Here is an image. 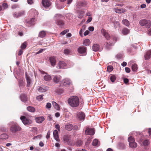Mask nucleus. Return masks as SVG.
Listing matches in <instances>:
<instances>
[{
  "mask_svg": "<svg viewBox=\"0 0 151 151\" xmlns=\"http://www.w3.org/2000/svg\"><path fill=\"white\" fill-rule=\"evenodd\" d=\"M129 147L132 148H135L137 147V144L135 142H133L132 143L131 142L130 144H129Z\"/></svg>",
  "mask_w": 151,
  "mask_h": 151,
  "instance_id": "35",
  "label": "nucleus"
},
{
  "mask_svg": "<svg viewBox=\"0 0 151 151\" xmlns=\"http://www.w3.org/2000/svg\"><path fill=\"white\" fill-rule=\"evenodd\" d=\"M64 142L67 143L68 144L70 145L72 144L70 137L68 135H64L63 137Z\"/></svg>",
  "mask_w": 151,
  "mask_h": 151,
  "instance_id": "9",
  "label": "nucleus"
},
{
  "mask_svg": "<svg viewBox=\"0 0 151 151\" xmlns=\"http://www.w3.org/2000/svg\"><path fill=\"white\" fill-rule=\"evenodd\" d=\"M129 30L127 28H124L122 31V33L124 35H126L129 33Z\"/></svg>",
  "mask_w": 151,
  "mask_h": 151,
  "instance_id": "27",
  "label": "nucleus"
},
{
  "mask_svg": "<svg viewBox=\"0 0 151 151\" xmlns=\"http://www.w3.org/2000/svg\"><path fill=\"white\" fill-rule=\"evenodd\" d=\"M151 56V50L148 51L145 55V58L146 60H148Z\"/></svg>",
  "mask_w": 151,
  "mask_h": 151,
  "instance_id": "20",
  "label": "nucleus"
},
{
  "mask_svg": "<svg viewBox=\"0 0 151 151\" xmlns=\"http://www.w3.org/2000/svg\"><path fill=\"white\" fill-rule=\"evenodd\" d=\"M83 142L81 140H78L76 143V145L78 147H79L81 146Z\"/></svg>",
  "mask_w": 151,
  "mask_h": 151,
  "instance_id": "41",
  "label": "nucleus"
},
{
  "mask_svg": "<svg viewBox=\"0 0 151 151\" xmlns=\"http://www.w3.org/2000/svg\"><path fill=\"white\" fill-rule=\"evenodd\" d=\"M58 65L59 69H63L66 65V64L64 61H60L58 63Z\"/></svg>",
  "mask_w": 151,
  "mask_h": 151,
  "instance_id": "15",
  "label": "nucleus"
},
{
  "mask_svg": "<svg viewBox=\"0 0 151 151\" xmlns=\"http://www.w3.org/2000/svg\"><path fill=\"white\" fill-rule=\"evenodd\" d=\"M68 103L69 105L72 107H78L79 104V98L76 96H72L68 99Z\"/></svg>",
  "mask_w": 151,
  "mask_h": 151,
  "instance_id": "1",
  "label": "nucleus"
},
{
  "mask_svg": "<svg viewBox=\"0 0 151 151\" xmlns=\"http://www.w3.org/2000/svg\"><path fill=\"white\" fill-rule=\"evenodd\" d=\"M142 144L145 147L147 146L150 144L149 140L147 139L144 140L142 142Z\"/></svg>",
  "mask_w": 151,
  "mask_h": 151,
  "instance_id": "32",
  "label": "nucleus"
},
{
  "mask_svg": "<svg viewBox=\"0 0 151 151\" xmlns=\"http://www.w3.org/2000/svg\"><path fill=\"white\" fill-rule=\"evenodd\" d=\"M61 83L64 86H68L71 84V81L69 79L65 78L62 81Z\"/></svg>",
  "mask_w": 151,
  "mask_h": 151,
  "instance_id": "10",
  "label": "nucleus"
},
{
  "mask_svg": "<svg viewBox=\"0 0 151 151\" xmlns=\"http://www.w3.org/2000/svg\"><path fill=\"white\" fill-rule=\"evenodd\" d=\"M43 95H39L36 97V99L39 101H42L43 99Z\"/></svg>",
  "mask_w": 151,
  "mask_h": 151,
  "instance_id": "46",
  "label": "nucleus"
},
{
  "mask_svg": "<svg viewBox=\"0 0 151 151\" xmlns=\"http://www.w3.org/2000/svg\"><path fill=\"white\" fill-rule=\"evenodd\" d=\"M52 105L54 108L57 110H59L60 109V108L58 104L55 102L52 101Z\"/></svg>",
  "mask_w": 151,
  "mask_h": 151,
  "instance_id": "29",
  "label": "nucleus"
},
{
  "mask_svg": "<svg viewBox=\"0 0 151 151\" xmlns=\"http://www.w3.org/2000/svg\"><path fill=\"white\" fill-rule=\"evenodd\" d=\"M23 52V51H22V49H20L19 51L18 55H20L22 54Z\"/></svg>",
  "mask_w": 151,
  "mask_h": 151,
  "instance_id": "59",
  "label": "nucleus"
},
{
  "mask_svg": "<svg viewBox=\"0 0 151 151\" xmlns=\"http://www.w3.org/2000/svg\"><path fill=\"white\" fill-rule=\"evenodd\" d=\"M92 20V18L91 17H89L88 19L86 21L87 23H88L91 22Z\"/></svg>",
  "mask_w": 151,
  "mask_h": 151,
  "instance_id": "60",
  "label": "nucleus"
},
{
  "mask_svg": "<svg viewBox=\"0 0 151 151\" xmlns=\"http://www.w3.org/2000/svg\"><path fill=\"white\" fill-rule=\"evenodd\" d=\"M53 135L55 139L58 142H59L60 141L59 136L57 130H55L53 132Z\"/></svg>",
  "mask_w": 151,
  "mask_h": 151,
  "instance_id": "14",
  "label": "nucleus"
},
{
  "mask_svg": "<svg viewBox=\"0 0 151 151\" xmlns=\"http://www.w3.org/2000/svg\"><path fill=\"white\" fill-rule=\"evenodd\" d=\"M35 120L37 122L40 123L44 121L45 118L43 117H38L36 118Z\"/></svg>",
  "mask_w": 151,
  "mask_h": 151,
  "instance_id": "22",
  "label": "nucleus"
},
{
  "mask_svg": "<svg viewBox=\"0 0 151 151\" xmlns=\"http://www.w3.org/2000/svg\"><path fill=\"white\" fill-rule=\"evenodd\" d=\"M94 27L93 26L90 27L88 28V29L91 31H93L94 30Z\"/></svg>",
  "mask_w": 151,
  "mask_h": 151,
  "instance_id": "58",
  "label": "nucleus"
},
{
  "mask_svg": "<svg viewBox=\"0 0 151 151\" xmlns=\"http://www.w3.org/2000/svg\"><path fill=\"white\" fill-rule=\"evenodd\" d=\"M63 17L60 14H57L55 16V23L58 25L60 27H62L64 25V22L60 19L63 18Z\"/></svg>",
  "mask_w": 151,
  "mask_h": 151,
  "instance_id": "2",
  "label": "nucleus"
},
{
  "mask_svg": "<svg viewBox=\"0 0 151 151\" xmlns=\"http://www.w3.org/2000/svg\"><path fill=\"white\" fill-rule=\"evenodd\" d=\"M21 127L17 123L14 124L10 128V130L13 133L21 131Z\"/></svg>",
  "mask_w": 151,
  "mask_h": 151,
  "instance_id": "4",
  "label": "nucleus"
},
{
  "mask_svg": "<svg viewBox=\"0 0 151 151\" xmlns=\"http://www.w3.org/2000/svg\"><path fill=\"white\" fill-rule=\"evenodd\" d=\"M78 18H81L84 16L85 12L83 11H79L78 12Z\"/></svg>",
  "mask_w": 151,
  "mask_h": 151,
  "instance_id": "31",
  "label": "nucleus"
},
{
  "mask_svg": "<svg viewBox=\"0 0 151 151\" xmlns=\"http://www.w3.org/2000/svg\"><path fill=\"white\" fill-rule=\"evenodd\" d=\"M139 24L142 26H145L146 28H149L151 26V21L146 19H142L139 21Z\"/></svg>",
  "mask_w": 151,
  "mask_h": 151,
  "instance_id": "3",
  "label": "nucleus"
},
{
  "mask_svg": "<svg viewBox=\"0 0 151 151\" xmlns=\"http://www.w3.org/2000/svg\"><path fill=\"white\" fill-rule=\"evenodd\" d=\"M55 127L59 131L60 130V127L59 125L58 124H56L55 125Z\"/></svg>",
  "mask_w": 151,
  "mask_h": 151,
  "instance_id": "52",
  "label": "nucleus"
},
{
  "mask_svg": "<svg viewBox=\"0 0 151 151\" xmlns=\"http://www.w3.org/2000/svg\"><path fill=\"white\" fill-rule=\"evenodd\" d=\"M61 76L58 75H55L53 78V81L56 83H58L61 80Z\"/></svg>",
  "mask_w": 151,
  "mask_h": 151,
  "instance_id": "11",
  "label": "nucleus"
},
{
  "mask_svg": "<svg viewBox=\"0 0 151 151\" xmlns=\"http://www.w3.org/2000/svg\"><path fill=\"white\" fill-rule=\"evenodd\" d=\"M50 130L48 131L47 132V135H46V138L47 139H48L50 137Z\"/></svg>",
  "mask_w": 151,
  "mask_h": 151,
  "instance_id": "55",
  "label": "nucleus"
},
{
  "mask_svg": "<svg viewBox=\"0 0 151 151\" xmlns=\"http://www.w3.org/2000/svg\"><path fill=\"white\" fill-rule=\"evenodd\" d=\"M69 31V30L68 29H66L65 30H64V31H63L62 32H61L60 34L62 35H65V34H66Z\"/></svg>",
  "mask_w": 151,
  "mask_h": 151,
  "instance_id": "48",
  "label": "nucleus"
},
{
  "mask_svg": "<svg viewBox=\"0 0 151 151\" xmlns=\"http://www.w3.org/2000/svg\"><path fill=\"white\" fill-rule=\"evenodd\" d=\"M73 128V126L71 124H68L65 126V129L68 131H71Z\"/></svg>",
  "mask_w": 151,
  "mask_h": 151,
  "instance_id": "18",
  "label": "nucleus"
},
{
  "mask_svg": "<svg viewBox=\"0 0 151 151\" xmlns=\"http://www.w3.org/2000/svg\"><path fill=\"white\" fill-rule=\"evenodd\" d=\"M27 45V43L26 42H24L21 45L20 47L22 49H24L26 48Z\"/></svg>",
  "mask_w": 151,
  "mask_h": 151,
  "instance_id": "42",
  "label": "nucleus"
},
{
  "mask_svg": "<svg viewBox=\"0 0 151 151\" xmlns=\"http://www.w3.org/2000/svg\"><path fill=\"white\" fill-rule=\"evenodd\" d=\"M113 70V67L112 65H109L107 67V71L109 72Z\"/></svg>",
  "mask_w": 151,
  "mask_h": 151,
  "instance_id": "43",
  "label": "nucleus"
},
{
  "mask_svg": "<svg viewBox=\"0 0 151 151\" xmlns=\"http://www.w3.org/2000/svg\"><path fill=\"white\" fill-rule=\"evenodd\" d=\"M26 78L27 81V87L30 86L31 82V80L30 79V77L27 75V73L25 74Z\"/></svg>",
  "mask_w": 151,
  "mask_h": 151,
  "instance_id": "19",
  "label": "nucleus"
},
{
  "mask_svg": "<svg viewBox=\"0 0 151 151\" xmlns=\"http://www.w3.org/2000/svg\"><path fill=\"white\" fill-rule=\"evenodd\" d=\"M45 50V49H40L39 51H38V52H37L36 54H38L39 53H40L41 52H42L43 51Z\"/></svg>",
  "mask_w": 151,
  "mask_h": 151,
  "instance_id": "54",
  "label": "nucleus"
},
{
  "mask_svg": "<svg viewBox=\"0 0 151 151\" xmlns=\"http://www.w3.org/2000/svg\"><path fill=\"white\" fill-rule=\"evenodd\" d=\"M31 131L33 132H36L37 130V129L36 127H32L31 129Z\"/></svg>",
  "mask_w": 151,
  "mask_h": 151,
  "instance_id": "51",
  "label": "nucleus"
},
{
  "mask_svg": "<svg viewBox=\"0 0 151 151\" xmlns=\"http://www.w3.org/2000/svg\"><path fill=\"white\" fill-rule=\"evenodd\" d=\"M18 7V6L17 5L15 4L13 5L12 6V9H14L17 8Z\"/></svg>",
  "mask_w": 151,
  "mask_h": 151,
  "instance_id": "61",
  "label": "nucleus"
},
{
  "mask_svg": "<svg viewBox=\"0 0 151 151\" xmlns=\"http://www.w3.org/2000/svg\"><path fill=\"white\" fill-rule=\"evenodd\" d=\"M20 98L22 101L24 102H25L27 100V96L24 94H21Z\"/></svg>",
  "mask_w": 151,
  "mask_h": 151,
  "instance_id": "28",
  "label": "nucleus"
},
{
  "mask_svg": "<svg viewBox=\"0 0 151 151\" xmlns=\"http://www.w3.org/2000/svg\"><path fill=\"white\" fill-rule=\"evenodd\" d=\"M47 34L46 32L44 31H41L39 33L38 36L41 38L45 37Z\"/></svg>",
  "mask_w": 151,
  "mask_h": 151,
  "instance_id": "24",
  "label": "nucleus"
},
{
  "mask_svg": "<svg viewBox=\"0 0 151 151\" xmlns=\"http://www.w3.org/2000/svg\"><path fill=\"white\" fill-rule=\"evenodd\" d=\"M8 136L6 134H3L0 135V139H7Z\"/></svg>",
  "mask_w": 151,
  "mask_h": 151,
  "instance_id": "34",
  "label": "nucleus"
},
{
  "mask_svg": "<svg viewBox=\"0 0 151 151\" xmlns=\"http://www.w3.org/2000/svg\"><path fill=\"white\" fill-rule=\"evenodd\" d=\"M42 4L45 8H48L51 5V3L49 0H42Z\"/></svg>",
  "mask_w": 151,
  "mask_h": 151,
  "instance_id": "8",
  "label": "nucleus"
},
{
  "mask_svg": "<svg viewBox=\"0 0 151 151\" xmlns=\"http://www.w3.org/2000/svg\"><path fill=\"white\" fill-rule=\"evenodd\" d=\"M89 32L88 30H86L84 33V35L85 36H86L88 34Z\"/></svg>",
  "mask_w": 151,
  "mask_h": 151,
  "instance_id": "63",
  "label": "nucleus"
},
{
  "mask_svg": "<svg viewBox=\"0 0 151 151\" xmlns=\"http://www.w3.org/2000/svg\"><path fill=\"white\" fill-rule=\"evenodd\" d=\"M20 119L25 125H28L32 123V122L25 116H22Z\"/></svg>",
  "mask_w": 151,
  "mask_h": 151,
  "instance_id": "5",
  "label": "nucleus"
},
{
  "mask_svg": "<svg viewBox=\"0 0 151 151\" xmlns=\"http://www.w3.org/2000/svg\"><path fill=\"white\" fill-rule=\"evenodd\" d=\"M98 139H94L92 143V145L93 146H96L98 144Z\"/></svg>",
  "mask_w": 151,
  "mask_h": 151,
  "instance_id": "44",
  "label": "nucleus"
},
{
  "mask_svg": "<svg viewBox=\"0 0 151 151\" xmlns=\"http://www.w3.org/2000/svg\"><path fill=\"white\" fill-rule=\"evenodd\" d=\"M86 28V27L83 26L82 27V28L79 31V34L81 36H82V33L83 31Z\"/></svg>",
  "mask_w": 151,
  "mask_h": 151,
  "instance_id": "40",
  "label": "nucleus"
},
{
  "mask_svg": "<svg viewBox=\"0 0 151 151\" xmlns=\"http://www.w3.org/2000/svg\"><path fill=\"white\" fill-rule=\"evenodd\" d=\"M99 49V45L98 44H94L92 46V49L94 51H98Z\"/></svg>",
  "mask_w": 151,
  "mask_h": 151,
  "instance_id": "26",
  "label": "nucleus"
},
{
  "mask_svg": "<svg viewBox=\"0 0 151 151\" xmlns=\"http://www.w3.org/2000/svg\"><path fill=\"white\" fill-rule=\"evenodd\" d=\"M112 44L111 43H109L106 42V47L107 49H109L110 48V46Z\"/></svg>",
  "mask_w": 151,
  "mask_h": 151,
  "instance_id": "50",
  "label": "nucleus"
},
{
  "mask_svg": "<svg viewBox=\"0 0 151 151\" xmlns=\"http://www.w3.org/2000/svg\"><path fill=\"white\" fill-rule=\"evenodd\" d=\"M78 118L79 119H84L85 118V115L84 113L80 112L78 114Z\"/></svg>",
  "mask_w": 151,
  "mask_h": 151,
  "instance_id": "23",
  "label": "nucleus"
},
{
  "mask_svg": "<svg viewBox=\"0 0 151 151\" xmlns=\"http://www.w3.org/2000/svg\"><path fill=\"white\" fill-rule=\"evenodd\" d=\"M51 107V104L50 103H47L46 105V107L47 109H50Z\"/></svg>",
  "mask_w": 151,
  "mask_h": 151,
  "instance_id": "53",
  "label": "nucleus"
},
{
  "mask_svg": "<svg viewBox=\"0 0 151 151\" xmlns=\"http://www.w3.org/2000/svg\"><path fill=\"white\" fill-rule=\"evenodd\" d=\"M125 70L126 72L127 73H129L130 71V68L128 67H126L125 68Z\"/></svg>",
  "mask_w": 151,
  "mask_h": 151,
  "instance_id": "56",
  "label": "nucleus"
},
{
  "mask_svg": "<svg viewBox=\"0 0 151 151\" xmlns=\"http://www.w3.org/2000/svg\"><path fill=\"white\" fill-rule=\"evenodd\" d=\"M50 61L52 66H54L56 63V60L54 57H51L50 58Z\"/></svg>",
  "mask_w": 151,
  "mask_h": 151,
  "instance_id": "21",
  "label": "nucleus"
},
{
  "mask_svg": "<svg viewBox=\"0 0 151 151\" xmlns=\"http://www.w3.org/2000/svg\"><path fill=\"white\" fill-rule=\"evenodd\" d=\"M137 65L136 64H132V69L133 71H136L137 69Z\"/></svg>",
  "mask_w": 151,
  "mask_h": 151,
  "instance_id": "39",
  "label": "nucleus"
},
{
  "mask_svg": "<svg viewBox=\"0 0 151 151\" xmlns=\"http://www.w3.org/2000/svg\"><path fill=\"white\" fill-rule=\"evenodd\" d=\"M70 50L68 49H66L64 50V52L66 55H68L70 52Z\"/></svg>",
  "mask_w": 151,
  "mask_h": 151,
  "instance_id": "49",
  "label": "nucleus"
},
{
  "mask_svg": "<svg viewBox=\"0 0 151 151\" xmlns=\"http://www.w3.org/2000/svg\"><path fill=\"white\" fill-rule=\"evenodd\" d=\"M124 82L125 83L127 84L129 82V80L127 78H124Z\"/></svg>",
  "mask_w": 151,
  "mask_h": 151,
  "instance_id": "57",
  "label": "nucleus"
},
{
  "mask_svg": "<svg viewBox=\"0 0 151 151\" xmlns=\"http://www.w3.org/2000/svg\"><path fill=\"white\" fill-rule=\"evenodd\" d=\"M3 6L4 9L6 8L8 6L7 4L6 3H3Z\"/></svg>",
  "mask_w": 151,
  "mask_h": 151,
  "instance_id": "62",
  "label": "nucleus"
},
{
  "mask_svg": "<svg viewBox=\"0 0 151 151\" xmlns=\"http://www.w3.org/2000/svg\"><path fill=\"white\" fill-rule=\"evenodd\" d=\"M77 50L80 54L84 53L86 51V48L83 46L80 47Z\"/></svg>",
  "mask_w": 151,
  "mask_h": 151,
  "instance_id": "13",
  "label": "nucleus"
},
{
  "mask_svg": "<svg viewBox=\"0 0 151 151\" xmlns=\"http://www.w3.org/2000/svg\"><path fill=\"white\" fill-rule=\"evenodd\" d=\"M122 22L124 24L127 26H129V22L127 19H123L122 21Z\"/></svg>",
  "mask_w": 151,
  "mask_h": 151,
  "instance_id": "37",
  "label": "nucleus"
},
{
  "mask_svg": "<svg viewBox=\"0 0 151 151\" xmlns=\"http://www.w3.org/2000/svg\"><path fill=\"white\" fill-rule=\"evenodd\" d=\"M24 11L20 12L19 13H15L13 14V16L16 18H18L24 15Z\"/></svg>",
  "mask_w": 151,
  "mask_h": 151,
  "instance_id": "17",
  "label": "nucleus"
},
{
  "mask_svg": "<svg viewBox=\"0 0 151 151\" xmlns=\"http://www.w3.org/2000/svg\"><path fill=\"white\" fill-rule=\"evenodd\" d=\"M101 32L105 38L107 40H109L110 39V36L108 32L104 29H102L101 31Z\"/></svg>",
  "mask_w": 151,
  "mask_h": 151,
  "instance_id": "6",
  "label": "nucleus"
},
{
  "mask_svg": "<svg viewBox=\"0 0 151 151\" xmlns=\"http://www.w3.org/2000/svg\"><path fill=\"white\" fill-rule=\"evenodd\" d=\"M86 5V3L85 1H79L76 3V6L77 7L80 8L85 6Z\"/></svg>",
  "mask_w": 151,
  "mask_h": 151,
  "instance_id": "12",
  "label": "nucleus"
},
{
  "mask_svg": "<svg viewBox=\"0 0 151 151\" xmlns=\"http://www.w3.org/2000/svg\"><path fill=\"white\" fill-rule=\"evenodd\" d=\"M95 133V130L93 128H86L85 131V134L90 135H93Z\"/></svg>",
  "mask_w": 151,
  "mask_h": 151,
  "instance_id": "7",
  "label": "nucleus"
},
{
  "mask_svg": "<svg viewBox=\"0 0 151 151\" xmlns=\"http://www.w3.org/2000/svg\"><path fill=\"white\" fill-rule=\"evenodd\" d=\"M148 132L150 136H151V129L149 128L148 129Z\"/></svg>",
  "mask_w": 151,
  "mask_h": 151,
  "instance_id": "64",
  "label": "nucleus"
},
{
  "mask_svg": "<svg viewBox=\"0 0 151 151\" xmlns=\"http://www.w3.org/2000/svg\"><path fill=\"white\" fill-rule=\"evenodd\" d=\"M115 12L119 14H121L124 13L126 11V10L124 8L118 9L117 8L114 9Z\"/></svg>",
  "mask_w": 151,
  "mask_h": 151,
  "instance_id": "16",
  "label": "nucleus"
},
{
  "mask_svg": "<svg viewBox=\"0 0 151 151\" xmlns=\"http://www.w3.org/2000/svg\"><path fill=\"white\" fill-rule=\"evenodd\" d=\"M38 91L40 92H46V90L42 87H40L38 88Z\"/></svg>",
  "mask_w": 151,
  "mask_h": 151,
  "instance_id": "47",
  "label": "nucleus"
},
{
  "mask_svg": "<svg viewBox=\"0 0 151 151\" xmlns=\"http://www.w3.org/2000/svg\"><path fill=\"white\" fill-rule=\"evenodd\" d=\"M35 18H32L31 19L28 21L27 23L29 24V26H30L32 25H33L34 24V22L35 21Z\"/></svg>",
  "mask_w": 151,
  "mask_h": 151,
  "instance_id": "30",
  "label": "nucleus"
},
{
  "mask_svg": "<svg viewBox=\"0 0 151 151\" xmlns=\"http://www.w3.org/2000/svg\"><path fill=\"white\" fill-rule=\"evenodd\" d=\"M83 44L86 46H88L90 43V40L88 39H86L83 41Z\"/></svg>",
  "mask_w": 151,
  "mask_h": 151,
  "instance_id": "36",
  "label": "nucleus"
},
{
  "mask_svg": "<svg viewBox=\"0 0 151 151\" xmlns=\"http://www.w3.org/2000/svg\"><path fill=\"white\" fill-rule=\"evenodd\" d=\"M128 141L129 142V144L131 142H135V140L134 138L132 136L129 137L128 138Z\"/></svg>",
  "mask_w": 151,
  "mask_h": 151,
  "instance_id": "38",
  "label": "nucleus"
},
{
  "mask_svg": "<svg viewBox=\"0 0 151 151\" xmlns=\"http://www.w3.org/2000/svg\"><path fill=\"white\" fill-rule=\"evenodd\" d=\"M110 79L111 81L112 82H114L116 80V77L115 75H112L110 77Z\"/></svg>",
  "mask_w": 151,
  "mask_h": 151,
  "instance_id": "45",
  "label": "nucleus"
},
{
  "mask_svg": "<svg viewBox=\"0 0 151 151\" xmlns=\"http://www.w3.org/2000/svg\"><path fill=\"white\" fill-rule=\"evenodd\" d=\"M43 78L45 80L47 81H50L52 79L51 76L47 74L44 76Z\"/></svg>",
  "mask_w": 151,
  "mask_h": 151,
  "instance_id": "25",
  "label": "nucleus"
},
{
  "mask_svg": "<svg viewBox=\"0 0 151 151\" xmlns=\"http://www.w3.org/2000/svg\"><path fill=\"white\" fill-rule=\"evenodd\" d=\"M27 109L28 111L31 112H34L35 111V108L32 106H28L27 107Z\"/></svg>",
  "mask_w": 151,
  "mask_h": 151,
  "instance_id": "33",
  "label": "nucleus"
}]
</instances>
